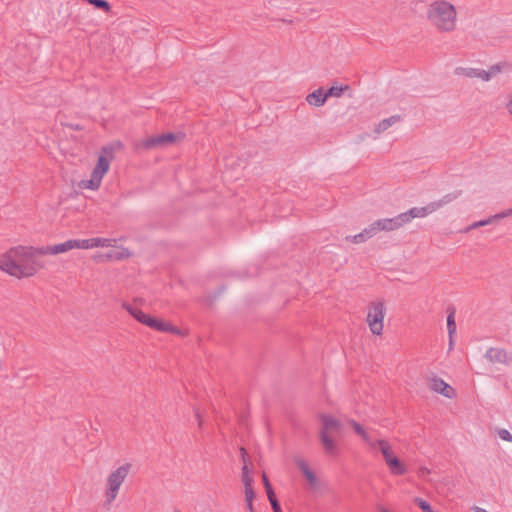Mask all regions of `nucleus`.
Returning <instances> with one entry per match:
<instances>
[{"label": "nucleus", "instance_id": "obj_31", "mask_svg": "<svg viewBox=\"0 0 512 512\" xmlns=\"http://www.w3.org/2000/svg\"><path fill=\"white\" fill-rule=\"evenodd\" d=\"M262 481H263V484H264V487H265V490H266V493H267V497L268 496H273L275 494L269 480H268V477L265 473H263L262 475Z\"/></svg>", "mask_w": 512, "mask_h": 512}, {"label": "nucleus", "instance_id": "obj_18", "mask_svg": "<svg viewBox=\"0 0 512 512\" xmlns=\"http://www.w3.org/2000/svg\"><path fill=\"white\" fill-rule=\"evenodd\" d=\"M123 307L132 315L138 322L148 325L149 319L151 316L145 314L142 310L137 307L132 306L131 304H124Z\"/></svg>", "mask_w": 512, "mask_h": 512}, {"label": "nucleus", "instance_id": "obj_14", "mask_svg": "<svg viewBox=\"0 0 512 512\" xmlns=\"http://www.w3.org/2000/svg\"><path fill=\"white\" fill-rule=\"evenodd\" d=\"M435 212L432 202L423 207H413L405 212L408 217V222H411L414 218H423L429 214Z\"/></svg>", "mask_w": 512, "mask_h": 512}, {"label": "nucleus", "instance_id": "obj_16", "mask_svg": "<svg viewBox=\"0 0 512 512\" xmlns=\"http://www.w3.org/2000/svg\"><path fill=\"white\" fill-rule=\"evenodd\" d=\"M296 464H297L298 468L300 469V471L305 476V478L307 479L308 483L312 487H315L317 485V477L314 474V472L309 468L308 464L302 459H298L296 461Z\"/></svg>", "mask_w": 512, "mask_h": 512}, {"label": "nucleus", "instance_id": "obj_38", "mask_svg": "<svg viewBox=\"0 0 512 512\" xmlns=\"http://www.w3.org/2000/svg\"><path fill=\"white\" fill-rule=\"evenodd\" d=\"M502 70V65L501 64H495V65H492L490 68H489V73L491 75V77L497 75L499 72H501Z\"/></svg>", "mask_w": 512, "mask_h": 512}, {"label": "nucleus", "instance_id": "obj_29", "mask_svg": "<svg viewBox=\"0 0 512 512\" xmlns=\"http://www.w3.org/2000/svg\"><path fill=\"white\" fill-rule=\"evenodd\" d=\"M253 477L250 473V470L248 468L247 464H244L242 467V482L244 485L246 484H253Z\"/></svg>", "mask_w": 512, "mask_h": 512}, {"label": "nucleus", "instance_id": "obj_37", "mask_svg": "<svg viewBox=\"0 0 512 512\" xmlns=\"http://www.w3.org/2000/svg\"><path fill=\"white\" fill-rule=\"evenodd\" d=\"M346 239L349 240V241H352L354 243H357V244L365 242V240H364L363 236L361 235V233H358V234H356L354 236H347Z\"/></svg>", "mask_w": 512, "mask_h": 512}, {"label": "nucleus", "instance_id": "obj_28", "mask_svg": "<svg viewBox=\"0 0 512 512\" xmlns=\"http://www.w3.org/2000/svg\"><path fill=\"white\" fill-rule=\"evenodd\" d=\"M95 8L102 9L104 11L110 10V4L106 0H85Z\"/></svg>", "mask_w": 512, "mask_h": 512}, {"label": "nucleus", "instance_id": "obj_48", "mask_svg": "<svg viewBox=\"0 0 512 512\" xmlns=\"http://www.w3.org/2000/svg\"><path fill=\"white\" fill-rule=\"evenodd\" d=\"M381 512H389V511L387 509H385V508H382Z\"/></svg>", "mask_w": 512, "mask_h": 512}, {"label": "nucleus", "instance_id": "obj_13", "mask_svg": "<svg viewBox=\"0 0 512 512\" xmlns=\"http://www.w3.org/2000/svg\"><path fill=\"white\" fill-rule=\"evenodd\" d=\"M381 222H382V227L384 228V231H393V230L399 229L403 225L409 223L408 217L406 216L405 212L400 213L393 218L381 219Z\"/></svg>", "mask_w": 512, "mask_h": 512}, {"label": "nucleus", "instance_id": "obj_26", "mask_svg": "<svg viewBox=\"0 0 512 512\" xmlns=\"http://www.w3.org/2000/svg\"><path fill=\"white\" fill-rule=\"evenodd\" d=\"M345 89H347V86H332L325 92V96L327 99L329 97H340Z\"/></svg>", "mask_w": 512, "mask_h": 512}, {"label": "nucleus", "instance_id": "obj_40", "mask_svg": "<svg viewBox=\"0 0 512 512\" xmlns=\"http://www.w3.org/2000/svg\"><path fill=\"white\" fill-rule=\"evenodd\" d=\"M194 413H195V417H196V419L198 421V425H199V427H201L203 421H202V417H201L200 411L198 409H194Z\"/></svg>", "mask_w": 512, "mask_h": 512}, {"label": "nucleus", "instance_id": "obj_24", "mask_svg": "<svg viewBox=\"0 0 512 512\" xmlns=\"http://www.w3.org/2000/svg\"><path fill=\"white\" fill-rule=\"evenodd\" d=\"M478 68L472 67H458L455 69L456 75H463L469 78H477Z\"/></svg>", "mask_w": 512, "mask_h": 512}, {"label": "nucleus", "instance_id": "obj_2", "mask_svg": "<svg viewBox=\"0 0 512 512\" xmlns=\"http://www.w3.org/2000/svg\"><path fill=\"white\" fill-rule=\"evenodd\" d=\"M426 17L440 32H451L456 27V8L446 0L432 1L427 7Z\"/></svg>", "mask_w": 512, "mask_h": 512}, {"label": "nucleus", "instance_id": "obj_30", "mask_svg": "<svg viewBox=\"0 0 512 512\" xmlns=\"http://www.w3.org/2000/svg\"><path fill=\"white\" fill-rule=\"evenodd\" d=\"M244 493H245V501H253L255 498V492L253 489V484L244 485Z\"/></svg>", "mask_w": 512, "mask_h": 512}, {"label": "nucleus", "instance_id": "obj_42", "mask_svg": "<svg viewBox=\"0 0 512 512\" xmlns=\"http://www.w3.org/2000/svg\"><path fill=\"white\" fill-rule=\"evenodd\" d=\"M110 145L114 146V151L122 148V143L120 141H116L114 143H111Z\"/></svg>", "mask_w": 512, "mask_h": 512}, {"label": "nucleus", "instance_id": "obj_20", "mask_svg": "<svg viewBox=\"0 0 512 512\" xmlns=\"http://www.w3.org/2000/svg\"><path fill=\"white\" fill-rule=\"evenodd\" d=\"M401 121V116L400 115H392L386 119H383L382 121H380L375 129H374V132L377 133V134H380L384 131H386L389 127H391L392 125L398 123Z\"/></svg>", "mask_w": 512, "mask_h": 512}, {"label": "nucleus", "instance_id": "obj_46", "mask_svg": "<svg viewBox=\"0 0 512 512\" xmlns=\"http://www.w3.org/2000/svg\"><path fill=\"white\" fill-rule=\"evenodd\" d=\"M507 109H508L509 113L512 114V99L508 102Z\"/></svg>", "mask_w": 512, "mask_h": 512}, {"label": "nucleus", "instance_id": "obj_27", "mask_svg": "<svg viewBox=\"0 0 512 512\" xmlns=\"http://www.w3.org/2000/svg\"><path fill=\"white\" fill-rule=\"evenodd\" d=\"M129 256H130V252L127 249H122L121 251H114V252L108 253L106 255V257L108 259H116V260H122Z\"/></svg>", "mask_w": 512, "mask_h": 512}, {"label": "nucleus", "instance_id": "obj_4", "mask_svg": "<svg viewBox=\"0 0 512 512\" xmlns=\"http://www.w3.org/2000/svg\"><path fill=\"white\" fill-rule=\"evenodd\" d=\"M131 465L126 463L114 471H112L107 478L106 501L105 505H110L117 497L122 483L127 478Z\"/></svg>", "mask_w": 512, "mask_h": 512}, {"label": "nucleus", "instance_id": "obj_47", "mask_svg": "<svg viewBox=\"0 0 512 512\" xmlns=\"http://www.w3.org/2000/svg\"><path fill=\"white\" fill-rule=\"evenodd\" d=\"M474 511L475 512H488L487 510L480 508V507H475Z\"/></svg>", "mask_w": 512, "mask_h": 512}, {"label": "nucleus", "instance_id": "obj_45", "mask_svg": "<svg viewBox=\"0 0 512 512\" xmlns=\"http://www.w3.org/2000/svg\"><path fill=\"white\" fill-rule=\"evenodd\" d=\"M240 451H241V457H242V460H243L244 464H247L246 463V451H245V449L241 448Z\"/></svg>", "mask_w": 512, "mask_h": 512}, {"label": "nucleus", "instance_id": "obj_44", "mask_svg": "<svg viewBox=\"0 0 512 512\" xmlns=\"http://www.w3.org/2000/svg\"><path fill=\"white\" fill-rule=\"evenodd\" d=\"M246 507L250 512H253V501H245Z\"/></svg>", "mask_w": 512, "mask_h": 512}, {"label": "nucleus", "instance_id": "obj_32", "mask_svg": "<svg viewBox=\"0 0 512 512\" xmlns=\"http://www.w3.org/2000/svg\"><path fill=\"white\" fill-rule=\"evenodd\" d=\"M268 500L271 504L273 512H281V506L275 494L273 496H268Z\"/></svg>", "mask_w": 512, "mask_h": 512}, {"label": "nucleus", "instance_id": "obj_9", "mask_svg": "<svg viewBox=\"0 0 512 512\" xmlns=\"http://www.w3.org/2000/svg\"><path fill=\"white\" fill-rule=\"evenodd\" d=\"M78 247L79 243L77 239H70L56 245L39 247L36 249V252L40 255H56L72 249H78Z\"/></svg>", "mask_w": 512, "mask_h": 512}, {"label": "nucleus", "instance_id": "obj_3", "mask_svg": "<svg viewBox=\"0 0 512 512\" xmlns=\"http://www.w3.org/2000/svg\"><path fill=\"white\" fill-rule=\"evenodd\" d=\"M321 421V429L319 431V438L323 445L324 451L330 456L338 454V445L333 439V435L339 434L342 430V423L335 417L321 413L319 414Z\"/></svg>", "mask_w": 512, "mask_h": 512}, {"label": "nucleus", "instance_id": "obj_34", "mask_svg": "<svg viewBox=\"0 0 512 512\" xmlns=\"http://www.w3.org/2000/svg\"><path fill=\"white\" fill-rule=\"evenodd\" d=\"M497 434L502 440L512 442V434L507 429H499Z\"/></svg>", "mask_w": 512, "mask_h": 512}, {"label": "nucleus", "instance_id": "obj_7", "mask_svg": "<svg viewBox=\"0 0 512 512\" xmlns=\"http://www.w3.org/2000/svg\"><path fill=\"white\" fill-rule=\"evenodd\" d=\"M182 133H166L147 138L142 142V147L149 150L155 147H164L183 139Z\"/></svg>", "mask_w": 512, "mask_h": 512}, {"label": "nucleus", "instance_id": "obj_41", "mask_svg": "<svg viewBox=\"0 0 512 512\" xmlns=\"http://www.w3.org/2000/svg\"><path fill=\"white\" fill-rule=\"evenodd\" d=\"M479 227H480V225H479V221L474 222V223H472L471 225H469V226L466 228V232L471 231V230H473V229H477V228H479Z\"/></svg>", "mask_w": 512, "mask_h": 512}, {"label": "nucleus", "instance_id": "obj_6", "mask_svg": "<svg viewBox=\"0 0 512 512\" xmlns=\"http://www.w3.org/2000/svg\"><path fill=\"white\" fill-rule=\"evenodd\" d=\"M385 317V307L382 301H374L371 303L366 322L370 331L374 335H381L383 331V321Z\"/></svg>", "mask_w": 512, "mask_h": 512}, {"label": "nucleus", "instance_id": "obj_35", "mask_svg": "<svg viewBox=\"0 0 512 512\" xmlns=\"http://www.w3.org/2000/svg\"><path fill=\"white\" fill-rule=\"evenodd\" d=\"M512 215V208L504 210L500 213H497L495 215H492V219L495 221L506 218L508 216Z\"/></svg>", "mask_w": 512, "mask_h": 512}, {"label": "nucleus", "instance_id": "obj_15", "mask_svg": "<svg viewBox=\"0 0 512 512\" xmlns=\"http://www.w3.org/2000/svg\"><path fill=\"white\" fill-rule=\"evenodd\" d=\"M349 424L354 429L355 433L359 435L372 449L376 448V440L372 439L370 434L355 420H350Z\"/></svg>", "mask_w": 512, "mask_h": 512}, {"label": "nucleus", "instance_id": "obj_23", "mask_svg": "<svg viewBox=\"0 0 512 512\" xmlns=\"http://www.w3.org/2000/svg\"><path fill=\"white\" fill-rule=\"evenodd\" d=\"M455 311L451 310L447 316V330L450 338V346L453 344L452 336L456 332V323L454 317Z\"/></svg>", "mask_w": 512, "mask_h": 512}, {"label": "nucleus", "instance_id": "obj_11", "mask_svg": "<svg viewBox=\"0 0 512 512\" xmlns=\"http://www.w3.org/2000/svg\"><path fill=\"white\" fill-rule=\"evenodd\" d=\"M79 243L78 249H91L95 247H110L116 242L115 239L109 238H90V239H77Z\"/></svg>", "mask_w": 512, "mask_h": 512}, {"label": "nucleus", "instance_id": "obj_43", "mask_svg": "<svg viewBox=\"0 0 512 512\" xmlns=\"http://www.w3.org/2000/svg\"><path fill=\"white\" fill-rule=\"evenodd\" d=\"M361 235L363 236L364 240L367 241L368 239H370V235L369 233L366 231V229H364L362 232H360Z\"/></svg>", "mask_w": 512, "mask_h": 512}, {"label": "nucleus", "instance_id": "obj_17", "mask_svg": "<svg viewBox=\"0 0 512 512\" xmlns=\"http://www.w3.org/2000/svg\"><path fill=\"white\" fill-rule=\"evenodd\" d=\"M306 100L310 105L315 106V107H320V106L324 105L327 98L325 96V92H323V89L318 88L315 91H313L312 93L308 94L306 97Z\"/></svg>", "mask_w": 512, "mask_h": 512}, {"label": "nucleus", "instance_id": "obj_1", "mask_svg": "<svg viewBox=\"0 0 512 512\" xmlns=\"http://www.w3.org/2000/svg\"><path fill=\"white\" fill-rule=\"evenodd\" d=\"M35 254L32 247H12L0 255V270L18 279L31 277L43 267Z\"/></svg>", "mask_w": 512, "mask_h": 512}, {"label": "nucleus", "instance_id": "obj_10", "mask_svg": "<svg viewBox=\"0 0 512 512\" xmlns=\"http://www.w3.org/2000/svg\"><path fill=\"white\" fill-rule=\"evenodd\" d=\"M429 388L434 392L440 393L446 398H453L455 396L454 389L443 379L438 377H433L430 380Z\"/></svg>", "mask_w": 512, "mask_h": 512}, {"label": "nucleus", "instance_id": "obj_36", "mask_svg": "<svg viewBox=\"0 0 512 512\" xmlns=\"http://www.w3.org/2000/svg\"><path fill=\"white\" fill-rule=\"evenodd\" d=\"M477 78H480L483 81H490L492 77L488 70L478 69Z\"/></svg>", "mask_w": 512, "mask_h": 512}, {"label": "nucleus", "instance_id": "obj_5", "mask_svg": "<svg viewBox=\"0 0 512 512\" xmlns=\"http://www.w3.org/2000/svg\"><path fill=\"white\" fill-rule=\"evenodd\" d=\"M382 453L385 463L393 475H404L407 472L405 465L394 455L390 444L384 440H376V448Z\"/></svg>", "mask_w": 512, "mask_h": 512}, {"label": "nucleus", "instance_id": "obj_19", "mask_svg": "<svg viewBox=\"0 0 512 512\" xmlns=\"http://www.w3.org/2000/svg\"><path fill=\"white\" fill-rule=\"evenodd\" d=\"M461 194H462V191L456 190V191H453L451 193L444 195L441 199H439L437 201H433L432 204H433L435 211L442 208L443 206L453 202L454 200L459 198L461 196Z\"/></svg>", "mask_w": 512, "mask_h": 512}, {"label": "nucleus", "instance_id": "obj_33", "mask_svg": "<svg viewBox=\"0 0 512 512\" xmlns=\"http://www.w3.org/2000/svg\"><path fill=\"white\" fill-rule=\"evenodd\" d=\"M268 500L271 504L273 512H281V506L275 494L273 496H268Z\"/></svg>", "mask_w": 512, "mask_h": 512}, {"label": "nucleus", "instance_id": "obj_8", "mask_svg": "<svg viewBox=\"0 0 512 512\" xmlns=\"http://www.w3.org/2000/svg\"><path fill=\"white\" fill-rule=\"evenodd\" d=\"M113 155H114V146L113 145H106V146L102 147L101 154L98 157L97 164L94 167L92 173L96 174L97 176H99L100 178L103 179V176L109 170L110 160L113 158Z\"/></svg>", "mask_w": 512, "mask_h": 512}, {"label": "nucleus", "instance_id": "obj_12", "mask_svg": "<svg viewBox=\"0 0 512 512\" xmlns=\"http://www.w3.org/2000/svg\"><path fill=\"white\" fill-rule=\"evenodd\" d=\"M484 357L492 364H509L510 361L507 351L501 348H489Z\"/></svg>", "mask_w": 512, "mask_h": 512}, {"label": "nucleus", "instance_id": "obj_39", "mask_svg": "<svg viewBox=\"0 0 512 512\" xmlns=\"http://www.w3.org/2000/svg\"><path fill=\"white\" fill-rule=\"evenodd\" d=\"M493 222H494V220L492 219V216H490L487 219L480 220L479 221V225H480V227H482V226H486V225L492 224Z\"/></svg>", "mask_w": 512, "mask_h": 512}, {"label": "nucleus", "instance_id": "obj_21", "mask_svg": "<svg viewBox=\"0 0 512 512\" xmlns=\"http://www.w3.org/2000/svg\"><path fill=\"white\" fill-rule=\"evenodd\" d=\"M147 326L161 332L171 331L173 333H178V330L171 326L170 324L164 323L163 321L153 317L149 319V323Z\"/></svg>", "mask_w": 512, "mask_h": 512}, {"label": "nucleus", "instance_id": "obj_22", "mask_svg": "<svg viewBox=\"0 0 512 512\" xmlns=\"http://www.w3.org/2000/svg\"><path fill=\"white\" fill-rule=\"evenodd\" d=\"M102 178L94 173H91L89 180H82L80 186L85 189L97 190L101 185Z\"/></svg>", "mask_w": 512, "mask_h": 512}, {"label": "nucleus", "instance_id": "obj_25", "mask_svg": "<svg viewBox=\"0 0 512 512\" xmlns=\"http://www.w3.org/2000/svg\"><path fill=\"white\" fill-rule=\"evenodd\" d=\"M365 229L369 233L371 238L374 237L378 232L384 231V228L382 227L381 219L374 221Z\"/></svg>", "mask_w": 512, "mask_h": 512}]
</instances>
